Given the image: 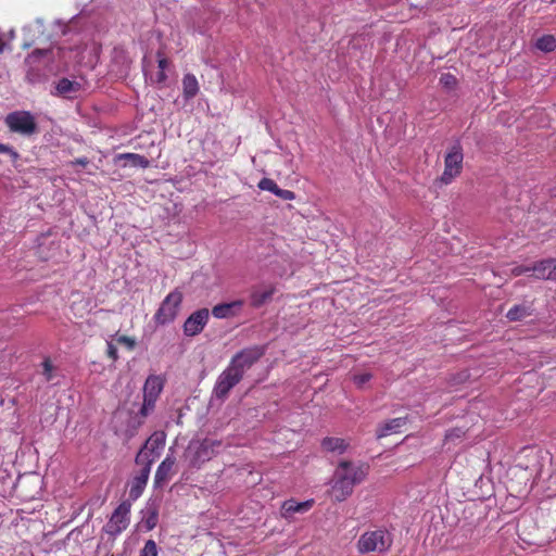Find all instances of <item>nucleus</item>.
Wrapping results in <instances>:
<instances>
[{"label":"nucleus","mask_w":556,"mask_h":556,"mask_svg":"<svg viewBox=\"0 0 556 556\" xmlns=\"http://www.w3.org/2000/svg\"><path fill=\"white\" fill-rule=\"evenodd\" d=\"M367 475V467L364 465L354 466L351 462H340L331 489V495L336 502H343L352 493L356 484L361 483Z\"/></svg>","instance_id":"1"},{"label":"nucleus","mask_w":556,"mask_h":556,"mask_svg":"<svg viewBox=\"0 0 556 556\" xmlns=\"http://www.w3.org/2000/svg\"><path fill=\"white\" fill-rule=\"evenodd\" d=\"M392 544V533L386 528L380 527L362 533L356 542V548L359 554H384L390 551Z\"/></svg>","instance_id":"2"},{"label":"nucleus","mask_w":556,"mask_h":556,"mask_svg":"<svg viewBox=\"0 0 556 556\" xmlns=\"http://www.w3.org/2000/svg\"><path fill=\"white\" fill-rule=\"evenodd\" d=\"M182 299V292L178 289L169 292L162 301L160 307L153 316L155 324L164 326L173 323L178 315Z\"/></svg>","instance_id":"3"},{"label":"nucleus","mask_w":556,"mask_h":556,"mask_svg":"<svg viewBox=\"0 0 556 556\" xmlns=\"http://www.w3.org/2000/svg\"><path fill=\"white\" fill-rule=\"evenodd\" d=\"M220 441L213 439H204L197 443L192 442L187 448L186 457L191 467H200L215 455L216 448L220 447Z\"/></svg>","instance_id":"4"},{"label":"nucleus","mask_w":556,"mask_h":556,"mask_svg":"<svg viewBox=\"0 0 556 556\" xmlns=\"http://www.w3.org/2000/svg\"><path fill=\"white\" fill-rule=\"evenodd\" d=\"M4 124L11 132L22 136H33L38 131L35 117L28 111H14L4 118Z\"/></svg>","instance_id":"5"},{"label":"nucleus","mask_w":556,"mask_h":556,"mask_svg":"<svg viewBox=\"0 0 556 556\" xmlns=\"http://www.w3.org/2000/svg\"><path fill=\"white\" fill-rule=\"evenodd\" d=\"M463 160V148L457 142L451 147L450 151L445 155L444 172L441 176V181L443 184H451L452 180L462 173Z\"/></svg>","instance_id":"6"},{"label":"nucleus","mask_w":556,"mask_h":556,"mask_svg":"<svg viewBox=\"0 0 556 556\" xmlns=\"http://www.w3.org/2000/svg\"><path fill=\"white\" fill-rule=\"evenodd\" d=\"M264 353L265 349L263 346L255 345L243 349L232 356L229 366L243 377L245 370L250 369Z\"/></svg>","instance_id":"7"},{"label":"nucleus","mask_w":556,"mask_h":556,"mask_svg":"<svg viewBox=\"0 0 556 556\" xmlns=\"http://www.w3.org/2000/svg\"><path fill=\"white\" fill-rule=\"evenodd\" d=\"M242 378L243 377L240 374L228 365L218 376L213 389V395L216 399L224 401L227 399L231 389L236 387Z\"/></svg>","instance_id":"8"},{"label":"nucleus","mask_w":556,"mask_h":556,"mask_svg":"<svg viewBox=\"0 0 556 556\" xmlns=\"http://www.w3.org/2000/svg\"><path fill=\"white\" fill-rule=\"evenodd\" d=\"M129 514L130 505L123 502L113 511L110 520L104 526V531L111 536L122 533L129 525Z\"/></svg>","instance_id":"9"},{"label":"nucleus","mask_w":556,"mask_h":556,"mask_svg":"<svg viewBox=\"0 0 556 556\" xmlns=\"http://www.w3.org/2000/svg\"><path fill=\"white\" fill-rule=\"evenodd\" d=\"M166 434L163 431L153 432L146 441L143 447L136 456V462H143L144 458L155 459L165 445Z\"/></svg>","instance_id":"10"},{"label":"nucleus","mask_w":556,"mask_h":556,"mask_svg":"<svg viewBox=\"0 0 556 556\" xmlns=\"http://www.w3.org/2000/svg\"><path fill=\"white\" fill-rule=\"evenodd\" d=\"M210 318L207 308H200L193 312L184 323L182 329L187 337H194L201 333Z\"/></svg>","instance_id":"11"},{"label":"nucleus","mask_w":556,"mask_h":556,"mask_svg":"<svg viewBox=\"0 0 556 556\" xmlns=\"http://www.w3.org/2000/svg\"><path fill=\"white\" fill-rule=\"evenodd\" d=\"M532 276L542 280H556V258H545L533 263Z\"/></svg>","instance_id":"12"},{"label":"nucleus","mask_w":556,"mask_h":556,"mask_svg":"<svg viewBox=\"0 0 556 556\" xmlns=\"http://www.w3.org/2000/svg\"><path fill=\"white\" fill-rule=\"evenodd\" d=\"M153 459H148L146 466L141 469L140 473L136 476L131 482L129 496L132 500H137L143 492L150 473V465Z\"/></svg>","instance_id":"13"},{"label":"nucleus","mask_w":556,"mask_h":556,"mask_svg":"<svg viewBox=\"0 0 556 556\" xmlns=\"http://www.w3.org/2000/svg\"><path fill=\"white\" fill-rule=\"evenodd\" d=\"M175 465V459L170 456H167L157 467L155 477H154V484L156 486H162L164 483H166L172 476L174 475L173 468Z\"/></svg>","instance_id":"14"},{"label":"nucleus","mask_w":556,"mask_h":556,"mask_svg":"<svg viewBox=\"0 0 556 556\" xmlns=\"http://www.w3.org/2000/svg\"><path fill=\"white\" fill-rule=\"evenodd\" d=\"M276 289L273 286L262 288H255L250 294V305L254 308L262 307L265 303L271 300Z\"/></svg>","instance_id":"15"},{"label":"nucleus","mask_w":556,"mask_h":556,"mask_svg":"<svg viewBox=\"0 0 556 556\" xmlns=\"http://www.w3.org/2000/svg\"><path fill=\"white\" fill-rule=\"evenodd\" d=\"M534 308L532 303L516 304L508 309L506 317L510 321H521L533 315Z\"/></svg>","instance_id":"16"},{"label":"nucleus","mask_w":556,"mask_h":556,"mask_svg":"<svg viewBox=\"0 0 556 556\" xmlns=\"http://www.w3.org/2000/svg\"><path fill=\"white\" fill-rule=\"evenodd\" d=\"M243 305V301L237 300L230 303L217 304L213 307L212 314L215 318H228L235 316Z\"/></svg>","instance_id":"17"},{"label":"nucleus","mask_w":556,"mask_h":556,"mask_svg":"<svg viewBox=\"0 0 556 556\" xmlns=\"http://www.w3.org/2000/svg\"><path fill=\"white\" fill-rule=\"evenodd\" d=\"M164 387L163 379L159 376H149L143 386V396L157 400Z\"/></svg>","instance_id":"18"},{"label":"nucleus","mask_w":556,"mask_h":556,"mask_svg":"<svg viewBox=\"0 0 556 556\" xmlns=\"http://www.w3.org/2000/svg\"><path fill=\"white\" fill-rule=\"evenodd\" d=\"M407 418L406 417H397L388 420L387 422L380 425L377 429V438H383L389 435L390 433H397L400 432V429L406 425Z\"/></svg>","instance_id":"19"},{"label":"nucleus","mask_w":556,"mask_h":556,"mask_svg":"<svg viewBox=\"0 0 556 556\" xmlns=\"http://www.w3.org/2000/svg\"><path fill=\"white\" fill-rule=\"evenodd\" d=\"M313 503H314L313 500L301 502V503H299L294 500H288L282 504V507H281L282 513L281 514L283 517L288 518L295 513L307 511L313 506Z\"/></svg>","instance_id":"20"},{"label":"nucleus","mask_w":556,"mask_h":556,"mask_svg":"<svg viewBox=\"0 0 556 556\" xmlns=\"http://www.w3.org/2000/svg\"><path fill=\"white\" fill-rule=\"evenodd\" d=\"M56 94L73 98L81 89V84L76 80L61 78L55 86Z\"/></svg>","instance_id":"21"},{"label":"nucleus","mask_w":556,"mask_h":556,"mask_svg":"<svg viewBox=\"0 0 556 556\" xmlns=\"http://www.w3.org/2000/svg\"><path fill=\"white\" fill-rule=\"evenodd\" d=\"M199 83L197 77L191 74H185L182 78V94L186 100L194 98L199 92Z\"/></svg>","instance_id":"22"},{"label":"nucleus","mask_w":556,"mask_h":556,"mask_svg":"<svg viewBox=\"0 0 556 556\" xmlns=\"http://www.w3.org/2000/svg\"><path fill=\"white\" fill-rule=\"evenodd\" d=\"M349 443L342 438L327 437L321 441V447L327 452L342 454L346 451Z\"/></svg>","instance_id":"23"},{"label":"nucleus","mask_w":556,"mask_h":556,"mask_svg":"<svg viewBox=\"0 0 556 556\" xmlns=\"http://www.w3.org/2000/svg\"><path fill=\"white\" fill-rule=\"evenodd\" d=\"M119 159L129 161L135 167L147 168L150 165V162L146 156L137 153H124L119 155Z\"/></svg>","instance_id":"24"},{"label":"nucleus","mask_w":556,"mask_h":556,"mask_svg":"<svg viewBox=\"0 0 556 556\" xmlns=\"http://www.w3.org/2000/svg\"><path fill=\"white\" fill-rule=\"evenodd\" d=\"M535 47L543 52H552L556 49V38L552 35H544L536 40Z\"/></svg>","instance_id":"25"},{"label":"nucleus","mask_w":556,"mask_h":556,"mask_svg":"<svg viewBox=\"0 0 556 556\" xmlns=\"http://www.w3.org/2000/svg\"><path fill=\"white\" fill-rule=\"evenodd\" d=\"M159 549L154 540H148L139 552V556H157Z\"/></svg>","instance_id":"26"},{"label":"nucleus","mask_w":556,"mask_h":556,"mask_svg":"<svg viewBox=\"0 0 556 556\" xmlns=\"http://www.w3.org/2000/svg\"><path fill=\"white\" fill-rule=\"evenodd\" d=\"M156 401L157 400L143 396V403L139 412L140 416L143 418L149 416L154 410Z\"/></svg>","instance_id":"27"},{"label":"nucleus","mask_w":556,"mask_h":556,"mask_svg":"<svg viewBox=\"0 0 556 556\" xmlns=\"http://www.w3.org/2000/svg\"><path fill=\"white\" fill-rule=\"evenodd\" d=\"M257 187L261 190L269 191L275 194V192L278 188V185L273 179L264 177L260 180V182L257 184Z\"/></svg>","instance_id":"28"},{"label":"nucleus","mask_w":556,"mask_h":556,"mask_svg":"<svg viewBox=\"0 0 556 556\" xmlns=\"http://www.w3.org/2000/svg\"><path fill=\"white\" fill-rule=\"evenodd\" d=\"M465 435V431L462 429V428H453V429H450L446 433H445V439L444 441L447 443V442H454L456 440H460L463 439Z\"/></svg>","instance_id":"29"},{"label":"nucleus","mask_w":556,"mask_h":556,"mask_svg":"<svg viewBox=\"0 0 556 556\" xmlns=\"http://www.w3.org/2000/svg\"><path fill=\"white\" fill-rule=\"evenodd\" d=\"M53 370L54 366L50 358H45L42 362V375L45 376L46 381H51L53 379Z\"/></svg>","instance_id":"30"},{"label":"nucleus","mask_w":556,"mask_h":556,"mask_svg":"<svg viewBox=\"0 0 556 556\" xmlns=\"http://www.w3.org/2000/svg\"><path fill=\"white\" fill-rule=\"evenodd\" d=\"M532 273V265H517L510 268V276L518 277Z\"/></svg>","instance_id":"31"},{"label":"nucleus","mask_w":556,"mask_h":556,"mask_svg":"<svg viewBox=\"0 0 556 556\" xmlns=\"http://www.w3.org/2000/svg\"><path fill=\"white\" fill-rule=\"evenodd\" d=\"M118 344L125 345L129 351H132L136 346V340L128 336H118L116 338Z\"/></svg>","instance_id":"32"},{"label":"nucleus","mask_w":556,"mask_h":556,"mask_svg":"<svg viewBox=\"0 0 556 556\" xmlns=\"http://www.w3.org/2000/svg\"><path fill=\"white\" fill-rule=\"evenodd\" d=\"M275 195H277L278 198L286 200V201L295 199V193L293 191L287 190V189H281L279 187L277 188Z\"/></svg>","instance_id":"33"},{"label":"nucleus","mask_w":556,"mask_h":556,"mask_svg":"<svg viewBox=\"0 0 556 556\" xmlns=\"http://www.w3.org/2000/svg\"><path fill=\"white\" fill-rule=\"evenodd\" d=\"M371 374L369 372H363L358 375H354L353 381L357 387H363L366 382H368L371 379Z\"/></svg>","instance_id":"34"},{"label":"nucleus","mask_w":556,"mask_h":556,"mask_svg":"<svg viewBox=\"0 0 556 556\" xmlns=\"http://www.w3.org/2000/svg\"><path fill=\"white\" fill-rule=\"evenodd\" d=\"M159 70L165 71L168 67L169 61L164 56L162 51L156 52Z\"/></svg>","instance_id":"35"},{"label":"nucleus","mask_w":556,"mask_h":556,"mask_svg":"<svg viewBox=\"0 0 556 556\" xmlns=\"http://www.w3.org/2000/svg\"><path fill=\"white\" fill-rule=\"evenodd\" d=\"M440 81L446 87H454L456 85L455 76L450 73L443 74L440 78Z\"/></svg>","instance_id":"36"},{"label":"nucleus","mask_w":556,"mask_h":556,"mask_svg":"<svg viewBox=\"0 0 556 556\" xmlns=\"http://www.w3.org/2000/svg\"><path fill=\"white\" fill-rule=\"evenodd\" d=\"M0 153H8L12 157L13 161L18 159V153L10 146L0 143Z\"/></svg>","instance_id":"37"},{"label":"nucleus","mask_w":556,"mask_h":556,"mask_svg":"<svg viewBox=\"0 0 556 556\" xmlns=\"http://www.w3.org/2000/svg\"><path fill=\"white\" fill-rule=\"evenodd\" d=\"M106 354L113 362L118 358L117 348L111 342L108 343Z\"/></svg>","instance_id":"38"},{"label":"nucleus","mask_w":556,"mask_h":556,"mask_svg":"<svg viewBox=\"0 0 556 556\" xmlns=\"http://www.w3.org/2000/svg\"><path fill=\"white\" fill-rule=\"evenodd\" d=\"M167 79V75L165 71L159 70L155 77L152 78V81L156 85H164Z\"/></svg>","instance_id":"39"},{"label":"nucleus","mask_w":556,"mask_h":556,"mask_svg":"<svg viewBox=\"0 0 556 556\" xmlns=\"http://www.w3.org/2000/svg\"><path fill=\"white\" fill-rule=\"evenodd\" d=\"M89 164V160L87 157H78L71 162V165H80L87 166Z\"/></svg>","instance_id":"40"},{"label":"nucleus","mask_w":556,"mask_h":556,"mask_svg":"<svg viewBox=\"0 0 556 556\" xmlns=\"http://www.w3.org/2000/svg\"><path fill=\"white\" fill-rule=\"evenodd\" d=\"M148 530H152L156 525V516H151L146 521Z\"/></svg>","instance_id":"41"},{"label":"nucleus","mask_w":556,"mask_h":556,"mask_svg":"<svg viewBox=\"0 0 556 556\" xmlns=\"http://www.w3.org/2000/svg\"><path fill=\"white\" fill-rule=\"evenodd\" d=\"M552 197L556 198V185L549 190Z\"/></svg>","instance_id":"42"},{"label":"nucleus","mask_w":556,"mask_h":556,"mask_svg":"<svg viewBox=\"0 0 556 556\" xmlns=\"http://www.w3.org/2000/svg\"><path fill=\"white\" fill-rule=\"evenodd\" d=\"M551 3H556V0H549Z\"/></svg>","instance_id":"43"}]
</instances>
